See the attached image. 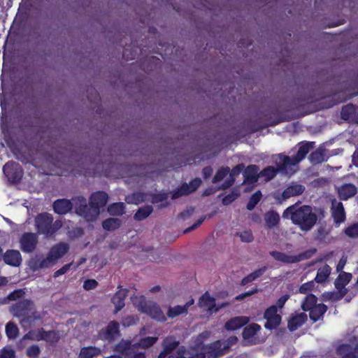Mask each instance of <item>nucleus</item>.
Segmentation results:
<instances>
[{"label":"nucleus","mask_w":358,"mask_h":358,"mask_svg":"<svg viewBox=\"0 0 358 358\" xmlns=\"http://www.w3.org/2000/svg\"><path fill=\"white\" fill-rule=\"evenodd\" d=\"M169 358H205V354L199 352L197 349L186 350L184 348H180L176 355H171Z\"/></svg>","instance_id":"obj_24"},{"label":"nucleus","mask_w":358,"mask_h":358,"mask_svg":"<svg viewBox=\"0 0 358 358\" xmlns=\"http://www.w3.org/2000/svg\"><path fill=\"white\" fill-rule=\"evenodd\" d=\"M264 220L268 228H273L278 224L280 215L278 213L271 210L264 215Z\"/></svg>","instance_id":"obj_35"},{"label":"nucleus","mask_w":358,"mask_h":358,"mask_svg":"<svg viewBox=\"0 0 358 358\" xmlns=\"http://www.w3.org/2000/svg\"><path fill=\"white\" fill-rule=\"evenodd\" d=\"M261 329V327L257 324H251L245 327L243 331L244 341L247 344H255L258 342L257 334Z\"/></svg>","instance_id":"obj_11"},{"label":"nucleus","mask_w":358,"mask_h":358,"mask_svg":"<svg viewBox=\"0 0 358 358\" xmlns=\"http://www.w3.org/2000/svg\"><path fill=\"white\" fill-rule=\"evenodd\" d=\"M313 143H306L300 145L296 155L292 157L282 154L278 155V160H276L278 169L283 171L292 166H295L299 164L313 148Z\"/></svg>","instance_id":"obj_5"},{"label":"nucleus","mask_w":358,"mask_h":358,"mask_svg":"<svg viewBox=\"0 0 358 358\" xmlns=\"http://www.w3.org/2000/svg\"><path fill=\"white\" fill-rule=\"evenodd\" d=\"M229 173V167H222L220 168L215 175L213 178V182L216 183L217 182L221 181L224 178H225Z\"/></svg>","instance_id":"obj_51"},{"label":"nucleus","mask_w":358,"mask_h":358,"mask_svg":"<svg viewBox=\"0 0 358 358\" xmlns=\"http://www.w3.org/2000/svg\"><path fill=\"white\" fill-rule=\"evenodd\" d=\"M345 234L347 236L355 238L358 237V223L349 226L345 229Z\"/></svg>","instance_id":"obj_52"},{"label":"nucleus","mask_w":358,"mask_h":358,"mask_svg":"<svg viewBox=\"0 0 358 358\" xmlns=\"http://www.w3.org/2000/svg\"><path fill=\"white\" fill-rule=\"evenodd\" d=\"M327 157L325 150L320 148L310 155L309 159L312 164H318L326 161Z\"/></svg>","instance_id":"obj_34"},{"label":"nucleus","mask_w":358,"mask_h":358,"mask_svg":"<svg viewBox=\"0 0 358 358\" xmlns=\"http://www.w3.org/2000/svg\"><path fill=\"white\" fill-rule=\"evenodd\" d=\"M11 312L15 317H23L20 324L24 328L29 327L32 322L42 317V315L35 310L33 302L29 300L17 302L11 307Z\"/></svg>","instance_id":"obj_3"},{"label":"nucleus","mask_w":358,"mask_h":358,"mask_svg":"<svg viewBox=\"0 0 358 358\" xmlns=\"http://www.w3.org/2000/svg\"><path fill=\"white\" fill-rule=\"evenodd\" d=\"M3 171L8 179L17 180L21 178V169L15 162H8L3 167Z\"/></svg>","instance_id":"obj_17"},{"label":"nucleus","mask_w":358,"mask_h":358,"mask_svg":"<svg viewBox=\"0 0 358 358\" xmlns=\"http://www.w3.org/2000/svg\"><path fill=\"white\" fill-rule=\"evenodd\" d=\"M178 343L173 337H167L164 340L162 345L165 350L170 353L178 345Z\"/></svg>","instance_id":"obj_48"},{"label":"nucleus","mask_w":358,"mask_h":358,"mask_svg":"<svg viewBox=\"0 0 358 358\" xmlns=\"http://www.w3.org/2000/svg\"><path fill=\"white\" fill-rule=\"evenodd\" d=\"M331 271V267L328 264H324L317 270L315 280L319 283L324 282L329 276Z\"/></svg>","instance_id":"obj_37"},{"label":"nucleus","mask_w":358,"mask_h":358,"mask_svg":"<svg viewBox=\"0 0 358 358\" xmlns=\"http://www.w3.org/2000/svg\"><path fill=\"white\" fill-rule=\"evenodd\" d=\"M108 212L111 215H122L124 213V204L122 202L114 203L108 207Z\"/></svg>","instance_id":"obj_40"},{"label":"nucleus","mask_w":358,"mask_h":358,"mask_svg":"<svg viewBox=\"0 0 358 358\" xmlns=\"http://www.w3.org/2000/svg\"><path fill=\"white\" fill-rule=\"evenodd\" d=\"M69 249V247L67 243H60L53 246L49 252V254L54 259V260L57 262L68 252Z\"/></svg>","instance_id":"obj_30"},{"label":"nucleus","mask_w":358,"mask_h":358,"mask_svg":"<svg viewBox=\"0 0 358 358\" xmlns=\"http://www.w3.org/2000/svg\"><path fill=\"white\" fill-rule=\"evenodd\" d=\"M119 323L115 321L110 322L108 326L103 329V338L108 341H113L120 336Z\"/></svg>","instance_id":"obj_21"},{"label":"nucleus","mask_w":358,"mask_h":358,"mask_svg":"<svg viewBox=\"0 0 358 358\" xmlns=\"http://www.w3.org/2000/svg\"><path fill=\"white\" fill-rule=\"evenodd\" d=\"M331 216L337 227H338L345 220V213L341 202L334 199L331 202Z\"/></svg>","instance_id":"obj_12"},{"label":"nucleus","mask_w":358,"mask_h":358,"mask_svg":"<svg viewBox=\"0 0 358 358\" xmlns=\"http://www.w3.org/2000/svg\"><path fill=\"white\" fill-rule=\"evenodd\" d=\"M157 341V337L148 336L141 339L140 343H138V345L142 347L143 348H148L152 346L154 343H155Z\"/></svg>","instance_id":"obj_54"},{"label":"nucleus","mask_w":358,"mask_h":358,"mask_svg":"<svg viewBox=\"0 0 358 358\" xmlns=\"http://www.w3.org/2000/svg\"><path fill=\"white\" fill-rule=\"evenodd\" d=\"M29 336L36 340H44L50 343L57 342L59 339L57 334L54 331H45L43 329L36 332H30Z\"/></svg>","instance_id":"obj_18"},{"label":"nucleus","mask_w":358,"mask_h":358,"mask_svg":"<svg viewBox=\"0 0 358 358\" xmlns=\"http://www.w3.org/2000/svg\"><path fill=\"white\" fill-rule=\"evenodd\" d=\"M224 341H217L208 346V352L213 358H217L224 355L227 351V348H223Z\"/></svg>","instance_id":"obj_32"},{"label":"nucleus","mask_w":358,"mask_h":358,"mask_svg":"<svg viewBox=\"0 0 358 358\" xmlns=\"http://www.w3.org/2000/svg\"><path fill=\"white\" fill-rule=\"evenodd\" d=\"M249 317L245 316L235 317L226 322L224 327L229 331H235L239 329L245 324L248 323Z\"/></svg>","instance_id":"obj_25"},{"label":"nucleus","mask_w":358,"mask_h":358,"mask_svg":"<svg viewBox=\"0 0 358 358\" xmlns=\"http://www.w3.org/2000/svg\"><path fill=\"white\" fill-rule=\"evenodd\" d=\"M135 317L134 316H129L122 322L124 326H129L135 323Z\"/></svg>","instance_id":"obj_64"},{"label":"nucleus","mask_w":358,"mask_h":358,"mask_svg":"<svg viewBox=\"0 0 358 358\" xmlns=\"http://www.w3.org/2000/svg\"><path fill=\"white\" fill-rule=\"evenodd\" d=\"M238 341V338L236 336H231L227 340L223 341H224V347L223 348H227V350L229 348L235 345Z\"/></svg>","instance_id":"obj_60"},{"label":"nucleus","mask_w":358,"mask_h":358,"mask_svg":"<svg viewBox=\"0 0 358 358\" xmlns=\"http://www.w3.org/2000/svg\"><path fill=\"white\" fill-rule=\"evenodd\" d=\"M198 306L206 310L209 314L218 312L221 308L228 306L227 303H222L220 305L215 303V299L212 297L210 294L206 292L199 299Z\"/></svg>","instance_id":"obj_6"},{"label":"nucleus","mask_w":358,"mask_h":358,"mask_svg":"<svg viewBox=\"0 0 358 358\" xmlns=\"http://www.w3.org/2000/svg\"><path fill=\"white\" fill-rule=\"evenodd\" d=\"M289 298V296L288 294H285L282 296L276 302V304L275 306H277V310H280L283 308L285 303Z\"/></svg>","instance_id":"obj_61"},{"label":"nucleus","mask_w":358,"mask_h":358,"mask_svg":"<svg viewBox=\"0 0 358 358\" xmlns=\"http://www.w3.org/2000/svg\"><path fill=\"white\" fill-rule=\"evenodd\" d=\"M3 261L6 264L19 266L22 262V256L18 250H9L3 255Z\"/></svg>","instance_id":"obj_23"},{"label":"nucleus","mask_w":358,"mask_h":358,"mask_svg":"<svg viewBox=\"0 0 358 358\" xmlns=\"http://www.w3.org/2000/svg\"><path fill=\"white\" fill-rule=\"evenodd\" d=\"M266 266H263L259 269L255 270L254 272L250 273L246 277L242 279L241 285H245L249 282L255 280L256 279L262 276L266 272Z\"/></svg>","instance_id":"obj_38"},{"label":"nucleus","mask_w":358,"mask_h":358,"mask_svg":"<svg viewBox=\"0 0 358 358\" xmlns=\"http://www.w3.org/2000/svg\"><path fill=\"white\" fill-rule=\"evenodd\" d=\"M35 227L38 234L48 237L52 236L59 230L62 227V222L61 220H56L53 222L52 215L45 213L36 217Z\"/></svg>","instance_id":"obj_4"},{"label":"nucleus","mask_w":358,"mask_h":358,"mask_svg":"<svg viewBox=\"0 0 358 358\" xmlns=\"http://www.w3.org/2000/svg\"><path fill=\"white\" fill-rule=\"evenodd\" d=\"M317 297L313 294H308L306 296L301 304V308L304 311L310 310L312 307L316 306Z\"/></svg>","instance_id":"obj_44"},{"label":"nucleus","mask_w":358,"mask_h":358,"mask_svg":"<svg viewBox=\"0 0 358 358\" xmlns=\"http://www.w3.org/2000/svg\"><path fill=\"white\" fill-rule=\"evenodd\" d=\"M40 352V349L37 345H32L27 349V355L32 358H36Z\"/></svg>","instance_id":"obj_58"},{"label":"nucleus","mask_w":358,"mask_h":358,"mask_svg":"<svg viewBox=\"0 0 358 358\" xmlns=\"http://www.w3.org/2000/svg\"><path fill=\"white\" fill-rule=\"evenodd\" d=\"M262 196V194L260 191H257L255 193H254L250 199V201L247 205V208L250 210L254 209V208L260 201Z\"/></svg>","instance_id":"obj_50"},{"label":"nucleus","mask_w":358,"mask_h":358,"mask_svg":"<svg viewBox=\"0 0 358 358\" xmlns=\"http://www.w3.org/2000/svg\"><path fill=\"white\" fill-rule=\"evenodd\" d=\"M346 263H347V257L345 256H343L341 258V259L339 260V262L336 266V271L341 272V273L343 272L342 270L343 269Z\"/></svg>","instance_id":"obj_63"},{"label":"nucleus","mask_w":358,"mask_h":358,"mask_svg":"<svg viewBox=\"0 0 358 358\" xmlns=\"http://www.w3.org/2000/svg\"><path fill=\"white\" fill-rule=\"evenodd\" d=\"M121 220L120 219L108 218L103 222L102 227L106 230L112 231L119 228Z\"/></svg>","instance_id":"obj_41"},{"label":"nucleus","mask_w":358,"mask_h":358,"mask_svg":"<svg viewBox=\"0 0 358 358\" xmlns=\"http://www.w3.org/2000/svg\"><path fill=\"white\" fill-rule=\"evenodd\" d=\"M38 243V237L34 233H24L20 239L21 250L24 252H33Z\"/></svg>","instance_id":"obj_9"},{"label":"nucleus","mask_w":358,"mask_h":358,"mask_svg":"<svg viewBox=\"0 0 358 358\" xmlns=\"http://www.w3.org/2000/svg\"><path fill=\"white\" fill-rule=\"evenodd\" d=\"M352 278V275L350 273H340L334 282L336 289L339 291V296L338 299H342L348 293V289L345 288V286L350 282Z\"/></svg>","instance_id":"obj_10"},{"label":"nucleus","mask_w":358,"mask_h":358,"mask_svg":"<svg viewBox=\"0 0 358 358\" xmlns=\"http://www.w3.org/2000/svg\"><path fill=\"white\" fill-rule=\"evenodd\" d=\"M351 348L349 345H341L338 349V352L340 355H343L345 352H348L343 358H358V356L357 355V353L358 352L356 350V348L355 349L354 352H350Z\"/></svg>","instance_id":"obj_46"},{"label":"nucleus","mask_w":358,"mask_h":358,"mask_svg":"<svg viewBox=\"0 0 358 358\" xmlns=\"http://www.w3.org/2000/svg\"><path fill=\"white\" fill-rule=\"evenodd\" d=\"M317 252L316 248H310L297 255H294V263L311 258Z\"/></svg>","instance_id":"obj_43"},{"label":"nucleus","mask_w":358,"mask_h":358,"mask_svg":"<svg viewBox=\"0 0 358 358\" xmlns=\"http://www.w3.org/2000/svg\"><path fill=\"white\" fill-rule=\"evenodd\" d=\"M100 348L95 346H88L82 348L79 354L80 358H92L101 353Z\"/></svg>","instance_id":"obj_36"},{"label":"nucleus","mask_w":358,"mask_h":358,"mask_svg":"<svg viewBox=\"0 0 358 358\" xmlns=\"http://www.w3.org/2000/svg\"><path fill=\"white\" fill-rule=\"evenodd\" d=\"M201 183V179L195 178L190 181L189 184H183L180 189L173 192L172 199H177L194 192L200 186Z\"/></svg>","instance_id":"obj_13"},{"label":"nucleus","mask_w":358,"mask_h":358,"mask_svg":"<svg viewBox=\"0 0 358 358\" xmlns=\"http://www.w3.org/2000/svg\"><path fill=\"white\" fill-rule=\"evenodd\" d=\"M117 288L120 289L115 294L111 299V301L115 308V313L120 311L125 306L124 299L128 293V290L127 289H122L120 286H118Z\"/></svg>","instance_id":"obj_22"},{"label":"nucleus","mask_w":358,"mask_h":358,"mask_svg":"<svg viewBox=\"0 0 358 358\" xmlns=\"http://www.w3.org/2000/svg\"><path fill=\"white\" fill-rule=\"evenodd\" d=\"M243 168L244 165L243 164H240L234 166L231 171H229V177L224 182L220 189H225L231 187L235 181V177L241 173Z\"/></svg>","instance_id":"obj_31"},{"label":"nucleus","mask_w":358,"mask_h":358,"mask_svg":"<svg viewBox=\"0 0 358 358\" xmlns=\"http://www.w3.org/2000/svg\"><path fill=\"white\" fill-rule=\"evenodd\" d=\"M136 343L132 344L129 341H121L115 347V351L118 352L124 358H131V354L134 353Z\"/></svg>","instance_id":"obj_14"},{"label":"nucleus","mask_w":358,"mask_h":358,"mask_svg":"<svg viewBox=\"0 0 358 358\" xmlns=\"http://www.w3.org/2000/svg\"><path fill=\"white\" fill-rule=\"evenodd\" d=\"M236 236H238L242 242L251 243L254 241V236L251 230L245 229L236 232Z\"/></svg>","instance_id":"obj_47"},{"label":"nucleus","mask_w":358,"mask_h":358,"mask_svg":"<svg viewBox=\"0 0 358 358\" xmlns=\"http://www.w3.org/2000/svg\"><path fill=\"white\" fill-rule=\"evenodd\" d=\"M282 217L289 219L303 231L311 230L317 221V215L313 211L310 206H299L298 203L287 208L282 213Z\"/></svg>","instance_id":"obj_1"},{"label":"nucleus","mask_w":358,"mask_h":358,"mask_svg":"<svg viewBox=\"0 0 358 358\" xmlns=\"http://www.w3.org/2000/svg\"><path fill=\"white\" fill-rule=\"evenodd\" d=\"M152 212V207L151 206H145L140 208L134 215L136 220H142L148 217Z\"/></svg>","instance_id":"obj_42"},{"label":"nucleus","mask_w":358,"mask_h":358,"mask_svg":"<svg viewBox=\"0 0 358 358\" xmlns=\"http://www.w3.org/2000/svg\"><path fill=\"white\" fill-rule=\"evenodd\" d=\"M238 194L236 193H231L230 194H228L223 199V203L224 205H228L230 203H231L233 201H234L236 198H238Z\"/></svg>","instance_id":"obj_62"},{"label":"nucleus","mask_w":358,"mask_h":358,"mask_svg":"<svg viewBox=\"0 0 358 358\" xmlns=\"http://www.w3.org/2000/svg\"><path fill=\"white\" fill-rule=\"evenodd\" d=\"M143 199H144V196H143V194H142L141 193H134L132 195H130V196H128L126 197V201L128 203L137 204L138 203L143 201Z\"/></svg>","instance_id":"obj_55"},{"label":"nucleus","mask_w":358,"mask_h":358,"mask_svg":"<svg viewBox=\"0 0 358 358\" xmlns=\"http://www.w3.org/2000/svg\"><path fill=\"white\" fill-rule=\"evenodd\" d=\"M71 265H72L71 263L67 264L64 265V266H62L59 270H57V271H55L53 275L54 278H57L62 275L65 274L69 270Z\"/></svg>","instance_id":"obj_59"},{"label":"nucleus","mask_w":358,"mask_h":358,"mask_svg":"<svg viewBox=\"0 0 358 358\" xmlns=\"http://www.w3.org/2000/svg\"><path fill=\"white\" fill-rule=\"evenodd\" d=\"M108 194L104 192H97L90 196V206L83 196H78L74 200L75 211L87 221L95 220L100 214V208L106 206Z\"/></svg>","instance_id":"obj_2"},{"label":"nucleus","mask_w":358,"mask_h":358,"mask_svg":"<svg viewBox=\"0 0 358 358\" xmlns=\"http://www.w3.org/2000/svg\"><path fill=\"white\" fill-rule=\"evenodd\" d=\"M194 303V299L189 300L184 306H176L170 307L167 312V315L169 317L173 318L178 315L187 313L188 308Z\"/></svg>","instance_id":"obj_28"},{"label":"nucleus","mask_w":358,"mask_h":358,"mask_svg":"<svg viewBox=\"0 0 358 358\" xmlns=\"http://www.w3.org/2000/svg\"><path fill=\"white\" fill-rule=\"evenodd\" d=\"M327 310V306L323 303H319L312 307L310 311V318L313 322H317L320 320L323 315L326 313Z\"/></svg>","instance_id":"obj_33"},{"label":"nucleus","mask_w":358,"mask_h":358,"mask_svg":"<svg viewBox=\"0 0 358 358\" xmlns=\"http://www.w3.org/2000/svg\"><path fill=\"white\" fill-rule=\"evenodd\" d=\"M270 255L277 261L286 264H294V255H288L277 251H272Z\"/></svg>","instance_id":"obj_39"},{"label":"nucleus","mask_w":358,"mask_h":358,"mask_svg":"<svg viewBox=\"0 0 358 358\" xmlns=\"http://www.w3.org/2000/svg\"><path fill=\"white\" fill-rule=\"evenodd\" d=\"M357 187L351 183L344 184L338 189V195L343 200H347L352 197L357 193Z\"/></svg>","instance_id":"obj_29"},{"label":"nucleus","mask_w":358,"mask_h":358,"mask_svg":"<svg viewBox=\"0 0 358 358\" xmlns=\"http://www.w3.org/2000/svg\"><path fill=\"white\" fill-rule=\"evenodd\" d=\"M277 173V169L273 166H268L259 172V176L264 178L265 181H269L273 179Z\"/></svg>","instance_id":"obj_45"},{"label":"nucleus","mask_w":358,"mask_h":358,"mask_svg":"<svg viewBox=\"0 0 358 358\" xmlns=\"http://www.w3.org/2000/svg\"><path fill=\"white\" fill-rule=\"evenodd\" d=\"M342 119L358 124V108L352 104L343 106L341 113Z\"/></svg>","instance_id":"obj_20"},{"label":"nucleus","mask_w":358,"mask_h":358,"mask_svg":"<svg viewBox=\"0 0 358 358\" xmlns=\"http://www.w3.org/2000/svg\"><path fill=\"white\" fill-rule=\"evenodd\" d=\"M18 328L13 322H8L6 326V333L10 339H15L18 335Z\"/></svg>","instance_id":"obj_49"},{"label":"nucleus","mask_w":358,"mask_h":358,"mask_svg":"<svg viewBox=\"0 0 358 358\" xmlns=\"http://www.w3.org/2000/svg\"><path fill=\"white\" fill-rule=\"evenodd\" d=\"M277 306H271L264 313V318L266 322L264 324L265 328L273 329L276 328L281 322V316L278 314Z\"/></svg>","instance_id":"obj_8"},{"label":"nucleus","mask_w":358,"mask_h":358,"mask_svg":"<svg viewBox=\"0 0 358 358\" xmlns=\"http://www.w3.org/2000/svg\"><path fill=\"white\" fill-rule=\"evenodd\" d=\"M140 308L142 312L149 315L152 318L157 321H164L166 320V317L159 306L154 302L141 303Z\"/></svg>","instance_id":"obj_7"},{"label":"nucleus","mask_w":358,"mask_h":358,"mask_svg":"<svg viewBox=\"0 0 358 358\" xmlns=\"http://www.w3.org/2000/svg\"><path fill=\"white\" fill-rule=\"evenodd\" d=\"M307 320V315L304 313H296L293 315L288 321V329L294 331L299 327L303 325Z\"/></svg>","instance_id":"obj_26"},{"label":"nucleus","mask_w":358,"mask_h":358,"mask_svg":"<svg viewBox=\"0 0 358 358\" xmlns=\"http://www.w3.org/2000/svg\"><path fill=\"white\" fill-rule=\"evenodd\" d=\"M315 287L314 281H310L303 284L299 288V292L301 294H306L307 292L313 289Z\"/></svg>","instance_id":"obj_56"},{"label":"nucleus","mask_w":358,"mask_h":358,"mask_svg":"<svg viewBox=\"0 0 358 358\" xmlns=\"http://www.w3.org/2000/svg\"><path fill=\"white\" fill-rule=\"evenodd\" d=\"M98 285L96 280L94 279L86 280L83 283V288L85 290H91L95 289Z\"/></svg>","instance_id":"obj_57"},{"label":"nucleus","mask_w":358,"mask_h":358,"mask_svg":"<svg viewBox=\"0 0 358 358\" xmlns=\"http://www.w3.org/2000/svg\"><path fill=\"white\" fill-rule=\"evenodd\" d=\"M56 262L48 253L46 258H36L31 261L30 268L31 270L36 271L42 268H50L55 265Z\"/></svg>","instance_id":"obj_15"},{"label":"nucleus","mask_w":358,"mask_h":358,"mask_svg":"<svg viewBox=\"0 0 358 358\" xmlns=\"http://www.w3.org/2000/svg\"><path fill=\"white\" fill-rule=\"evenodd\" d=\"M15 351L10 347L6 346L0 350V358H15Z\"/></svg>","instance_id":"obj_53"},{"label":"nucleus","mask_w":358,"mask_h":358,"mask_svg":"<svg viewBox=\"0 0 358 358\" xmlns=\"http://www.w3.org/2000/svg\"><path fill=\"white\" fill-rule=\"evenodd\" d=\"M259 169L257 165H249L243 172L244 183L255 184L259 176Z\"/></svg>","instance_id":"obj_19"},{"label":"nucleus","mask_w":358,"mask_h":358,"mask_svg":"<svg viewBox=\"0 0 358 358\" xmlns=\"http://www.w3.org/2000/svg\"><path fill=\"white\" fill-rule=\"evenodd\" d=\"M77 197L72 199V201L68 199H58L53 203V208L56 213L64 215L69 212L73 208H75L74 200Z\"/></svg>","instance_id":"obj_16"},{"label":"nucleus","mask_w":358,"mask_h":358,"mask_svg":"<svg viewBox=\"0 0 358 358\" xmlns=\"http://www.w3.org/2000/svg\"><path fill=\"white\" fill-rule=\"evenodd\" d=\"M304 190L305 187L303 185L298 183H292L283 191L282 196L284 199H287L302 194Z\"/></svg>","instance_id":"obj_27"}]
</instances>
